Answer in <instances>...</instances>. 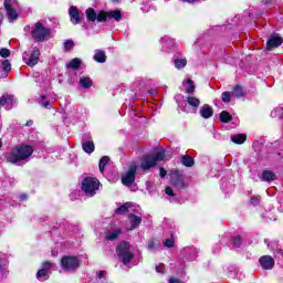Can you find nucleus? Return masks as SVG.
I'll list each match as a JSON object with an SVG mask.
<instances>
[{
	"label": "nucleus",
	"mask_w": 283,
	"mask_h": 283,
	"mask_svg": "<svg viewBox=\"0 0 283 283\" xmlns=\"http://www.w3.org/2000/svg\"><path fill=\"white\" fill-rule=\"evenodd\" d=\"M275 178H276V176L271 170L263 171L261 177H260V179L263 182H273V180H275Z\"/></svg>",
	"instance_id": "24"
},
{
	"label": "nucleus",
	"mask_w": 283,
	"mask_h": 283,
	"mask_svg": "<svg viewBox=\"0 0 283 283\" xmlns=\"http://www.w3.org/2000/svg\"><path fill=\"white\" fill-rule=\"evenodd\" d=\"M40 105L48 109V107H50V102L45 101V96L41 95V97H40Z\"/></svg>",
	"instance_id": "43"
},
{
	"label": "nucleus",
	"mask_w": 283,
	"mask_h": 283,
	"mask_svg": "<svg viewBox=\"0 0 283 283\" xmlns=\"http://www.w3.org/2000/svg\"><path fill=\"white\" fill-rule=\"evenodd\" d=\"M63 271H76L81 264V260L76 256H64L61 260Z\"/></svg>",
	"instance_id": "8"
},
{
	"label": "nucleus",
	"mask_w": 283,
	"mask_h": 283,
	"mask_svg": "<svg viewBox=\"0 0 283 283\" xmlns=\"http://www.w3.org/2000/svg\"><path fill=\"white\" fill-rule=\"evenodd\" d=\"M0 107H4V109L10 111L14 107V97L12 95H3L0 97Z\"/></svg>",
	"instance_id": "17"
},
{
	"label": "nucleus",
	"mask_w": 283,
	"mask_h": 283,
	"mask_svg": "<svg viewBox=\"0 0 283 283\" xmlns=\"http://www.w3.org/2000/svg\"><path fill=\"white\" fill-rule=\"evenodd\" d=\"M34 154V148L29 145L18 146L11 150L8 155V163H23L30 158Z\"/></svg>",
	"instance_id": "2"
},
{
	"label": "nucleus",
	"mask_w": 283,
	"mask_h": 283,
	"mask_svg": "<svg viewBox=\"0 0 283 283\" xmlns=\"http://www.w3.org/2000/svg\"><path fill=\"white\" fill-rule=\"evenodd\" d=\"M186 3H196L198 0H184Z\"/></svg>",
	"instance_id": "52"
},
{
	"label": "nucleus",
	"mask_w": 283,
	"mask_h": 283,
	"mask_svg": "<svg viewBox=\"0 0 283 283\" xmlns=\"http://www.w3.org/2000/svg\"><path fill=\"white\" fill-rule=\"evenodd\" d=\"M10 70H12V64H10L9 60L0 61V78H8Z\"/></svg>",
	"instance_id": "18"
},
{
	"label": "nucleus",
	"mask_w": 283,
	"mask_h": 283,
	"mask_svg": "<svg viewBox=\"0 0 283 283\" xmlns=\"http://www.w3.org/2000/svg\"><path fill=\"white\" fill-rule=\"evenodd\" d=\"M160 44L164 51L176 50L178 48V43L176 42V39L170 38L169 35L163 36L160 39Z\"/></svg>",
	"instance_id": "11"
},
{
	"label": "nucleus",
	"mask_w": 283,
	"mask_h": 283,
	"mask_svg": "<svg viewBox=\"0 0 283 283\" xmlns=\"http://www.w3.org/2000/svg\"><path fill=\"white\" fill-rule=\"evenodd\" d=\"M52 266H54V263L50 262V261H45L42 264V269H40L36 273V277L38 280H40L41 282H43V280H45V276L48 275V271H50L52 269Z\"/></svg>",
	"instance_id": "16"
},
{
	"label": "nucleus",
	"mask_w": 283,
	"mask_h": 283,
	"mask_svg": "<svg viewBox=\"0 0 283 283\" xmlns=\"http://www.w3.org/2000/svg\"><path fill=\"white\" fill-rule=\"evenodd\" d=\"M232 96H234V98H241V96H244V88H242L240 85H237L232 90Z\"/></svg>",
	"instance_id": "33"
},
{
	"label": "nucleus",
	"mask_w": 283,
	"mask_h": 283,
	"mask_svg": "<svg viewBox=\"0 0 283 283\" xmlns=\"http://www.w3.org/2000/svg\"><path fill=\"white\" fill-rule=\"evenodd\" d=\"M86 19L87 21H91V22L97 21L98 23H103L112 19L118 22L120 21V19H123V13H120L119 10L96 12V10H94L93 8H88L86 9Z\"/></svg>",
	"instance_id": "1"
},
{
	"label": "nucleus",
	"mask_w": 283,
	"mask_h": 283,
	"mask_svg": "<svg viewBox=\"0 0 283 283\" xmlns=\"http://www.w3.org/2000/svg\"><path fill=\"white\" fill-rule=\"evenodd\" d=\"M93 59L96 63H105V61H107V55H105V51L97 50Z\"/></svg>",
	"instance_id": "27"
},
{
	"label": "nucleus",
	"mask_w": 283,
	"mask_h": 283,
	"mask_svg": "<svg viewBox=\"0 0 283 283\" xmlns=\"http://www.w3.org/2000/svg\"><path fill=\"white\" fill-rule=\"evenodd\" d=\"M4 9L9 21L19 19V2L17 0H4Z\"/></svg>",
	"instance_id": "6"
},
{
	"label": "nucleus",
	"mask_w": 283,
	"mask_h": 283,
	"mask_svg": "<svg viewBox=\"0 0 283 283\" xmlns=\"http://www.w3.org/2000/svg\"><path fill=\"white\" fill-rule=\"evenodd\" d=\"M3 146V144L1 143V140H0V148Z\"/></svg>",
	"instance_id": "56"
},
{
	"label": "nucleus",
	"mask_w": 283,
	"mask_h": 283,
	"mask_svg": "<svg viewBox=\"0 0 283 283\" xmlns=\"http://www.w3.org/2000/svg\"><path fill=\"white\" fill-rule=\"evenodd\" d=\"M0 273H8V258L4 254H0Z\"/></svg>",
	"instance_id": "28"
},
{
	"label": "nucleus",
	"mask_w": 283,
	"mask_h": 283,
	"mask_svg": "<svg viewBox=\"0 0 283 283\" xmlns=\"http://www.w3.org/2000/svg\"><path fill=\"white\" fill-rule=\"evenodd\" d=\"M283 41L280 36H273L266 43L268 50H273V48H280L282 45Z\"/></svg>",
	"instance_id": "22"
},
{
	"label": "nucleus",
	"mask_w": 283,
	"mask_h": 283,
	"mask_svg": "<svg viewBox=\"0 0 283 283\" xmlns=\"http://www.w3.org/2000/svg\"><path fill=\"white\" fill-rule=\"evenodd\" d=\"M128 220L129 226L126 227V231H134V229H138V227H140V222H143V218L136 214H129Z\"/></svg>",
	"instance_id": "15"
},
{
	"label": "nucleus",
	"mask_w": 283,
	"mask_h": 283,
	"mask_svg": "<svg viewBox=\"0 0 283 283\" xmlns=\"http://www.w3.org/2000/svg\"><path fill=\"white\" fill-rule=\"evenodd\" d=\"M160 178H165L167 176V170L165 168H160Z\"/></svg>",
	"instance_id": "50"
},
{
	"label": "nucleus",
	"mask_w": 283,
	"mask_h": 283,
	"mask_svg": "<svg viewBox=\"0 0 283 283\" xmlns=\"http://www.w3.org/2000/svg\"><path fill=\"white\" fill-rule=\"evenodd\" d=\"M138 169V164L133 163L128 167V169L122 175V184L125 187H129L134 185V180H136V170Z\"/></svg>",
	"instance_id": "7"
},
{
	"label": "nucleus",
	"mask_w": 283,
	"mask_h": 283,
	"mask_svg": "<svg viewBox=\"0 0 283 283\" xmlns=\"http://www.w3.org/2000/svg\"><path fill=\"white\" fill-rule=\"evenodd\" d=\"M0 56H2V59H8V56H10V50L6 48L0 49Z\"/></svg>",
	"instance_id": "42"
},
{
	"label": "nucleus",
	"mask_w": 283,
	"mask_h": 283,
	"mask_svg": "<svg viewBox=\"0 0 283 283\" xmlns=\"http://www.w3.org/2000/svg\"><path fill=\"white\" fill-rule=\"evenodd\" d=\"M41 56V51L39 48H33L32 52L30 54L24 53L23 61L29 67H34L36 63H39V57Z\"/></svg>",
	"instance_id": "9"
},
{
	"label": "nucleus",
	"mask_w": 283,
	"mask_h": 283,
	"mask_svg": "<svg viewBox=\"0 0 283 283\" xmlns=\"http://www.w3.org/2000/svg\"><path fill=\"white\" fill-rule=\"evenodd\" d=\"M182 85L186 94H193V92H196V85L193 84V81H191V78H185Z\"/></svg>",
	"instance_id": "21"
},
{
	"label": "nucleus",
	"mask_w": 283,
	"mask_h": 283,
	"mask_svg": "<svg viewBox=\"0 0 283 283\" xmlns=\"http://www.w3.org/2000/svg\"><path fill=\"white\" fill-rule=\"evenodd\" d=\"M116 255L123 264L127 265L134 260V252H132V244L127 241H123L116 247Z\"/></svg>",
	"instance_id": "4"
},
{
	"label": "nucleus",
	"mask_w": 283,
	"mask_h": 283,
	"mask_svg": "<svg viewBox=\"0 0 283 283\" xmlns=\"http://www.w3.org/2000/svg\"><path fill=\"white\" fill-rule=\"evenodd\" d=\"M78 85L82 87V90H91V87L94 85V81L90 75H82L78 80Z\"/></svg>",
	"instance_id": "19"
},
{
	"label": "nucleus",
	"mask_w": 283,
	"mask_h": 283,
	"mask_svg": "<svg viewBox=\"0 0 283 283\" xmlns=\"http://www.w3.org/2000/svg\"><path fill=\"white\" fill-rule=\"evenodd\" d=\"M123 233L120 228H114L106 231L105 239L109 241L118 240V235Z\"/></svg>",
	"instance_id": "20"
},
{
	"label": "nucleus",
	"mask_w": 283,
	"mask_h": 283,
	"mask_svg": "<svg viewBox=\"0 0 283 283\" xmlns=\"http://www.w3.org/2000/svg\"><path fill=\"white\" fill-rule=\"evenodd\" d=\"M132 209V202H126L125 205L120 206L115 210V213H118L119 216H123L124 213H127Z\"/></svg>",
	"instance_id": "31"
},
{
	"label": "nucleus",
	"mask_w": 283,
	"mask_h": 283,
	"mask_svg": "<svg viewBox=\"0 0 283 283\" xmlns=\"http://www.w3.org/2000/svg\"><path fill=\"white\" fill-rule=\"evenodd\" d=\"M155 160H156V164L159 161V160H165L166 158V154H165V150H159L156 153V156H154Z\"/></svg>",
	"instance_id": "39"
},
{
	"label": "nucleus",
	"mask_w": 283,
	"mask_h": 283,
	"mask_svg": "<svg viewBox=\"0 0 283 283\" xmlns=\"http://www.w3.org/2000/svg\"><path fill=\"white\" fill-rule=\"evenodd\" d=\"M231 140L235 145H242L247 140V135H244V134L232 135Z\"/></svg>",
	"instance_id": "30"
},
{
	"label": "nucleus",
	"mask_w": 283,
	"mask_h": 283,
	"mask_svg": "<svg viewBox=\"0 0 283 283\" xmlns=\"http://www.w3.org/2000/svg\"><path fill=\"white\" fill-rule=\"evenodd\" d=\"M165 192H166L167 196H174V189H171V187H167L165 189Z\"/></svg>",
	"instance_id": "47"
},
{
	"label": "nucleus",
	"mask_w": 283,
	"mask_h": 283,
	"mask_svg": "<svg viewBox=\"0 0 283 283\" xmlns=\"http://www.w3.org/2000/svg\"><path fill=\"white\" fill-rule=\"evenodd\" d=\"M259 262L261 264V269H264V271H271L275 266V260H273V256L271 255L261 256Z\"/></svg>",
	"instance_id": "13"
},
{
	"label": "nucleus",
	"mask_w": 283,
	"mask_h": 283,
	"mask_svg": "<svg viewBox=\"0 0 283 283\" xmlns=\"http://www.w3.org/2000/svg\"><path fill=\"white\" fill-rule=\"evenodd\" d=\"M156 271H157V273H164L165 268L163 265H157Z\"/></svg>",
	"instance_id": "51"
},
{
	"label": "nucleus",
	"mask_w": 283,
	"mask_h": 283,
	"mask_svg": "<svg viewBox=\"0 0 283 283\" xmlns=\"http://www.w3.org/2000/svg\"><path fill=\"white\" fill-rule=\"evenodd\" d=\"M168 283H182V281H180V279L170 277Z\"/></svg>",
	"instance_id": "49"
},
{
	"label": "nucleus",
	"mask_w": 283,
	"mask_h": 283,
	"mask_svg": "<svg viewBox=\"0 0 283 283\" xmlns=\"http://www.w3.org/2000/svg\"><path fill=\"white\" fill-rule=\"evenodd\" d=\"M186 103H188V105H190V107H192V109L195 111L200 107V99L196 96L189 95L188 97H186Z\"/></svg>",
	"instance_id": "25"
},
{
	"label": "nucleus",
	"mask_w": 283,
	"mask_h": 283,
	"mask_svg": "<svg viewBox=\"0 0 283 283\" xmlns=\"http://www.w3.org/2000/svg\"><path fill=\"white\" fill-rule=\"evenodd\" d=\"M31 36L38 43H43V41H50L52 39V29L45 27V24L41 22H36L31 28Z\"/></svg>",
	"instance_id": "3"
},
{
	"label": "nucleus",
	"mask_w": 283,
	"mask_h": 283,
	"mask_svg": "<svg viewBox=\"0 0 283 283\" xmlns=\"http://www.w3.org/2000/svg\"><path fill=\"white\" fill-rule=\"evenodd\" d=\"M170 180L174 187L177 189H185V179H182V175L178 170L170 171Z\"/></svg>",
	"instance_id": "10"
},
{
	"label": "nucleus",
	"mask_w": 283,
	"mask_h": 283,
	"mask_svg": "<svg viewBox=\"0 0 283 283\" xmlns=\"http://www.w3.org/2000/svg\"><path fill=\"white\" fill-rule=\"evenodd\" d=\"M72 48H74V42H73L72 40H66V41L64 42V49H65L66 51H70V50H72Z\"/></svg>",
	"instance_id": "41"
},
{
	"label": "nucleus",
	"mask_w": 283,
	"mask_h": 283,
	"mask_svg": "<svg viewBox=\"0 0 283 283\" xmlns=\"http://www.w3.org/2000/svg\"><path fill=\"white\" fill-rule=\"evenodd\" d=\"M251 205H253L254 207H258V205H260V199H258V197H252Z\"/></svg>",
	"instance_id": "46"
},
{
	"label": "nucleus",
	"mask_w": 283,
	"mask_h": 283,
	"mask_svg": "<svg viewBox=\"0 0 283 283\" xmlns=\"http://www.w3.org/2000/svg\"><path fill=\"white\" fill-rule=\"evenodd\" d=\"M30 125H32V122L27 123V127H30Z\"/></svg>",
	"instance_id": "54"
},
{
	"label": "nucleus",
	"mask_w": 283,
	"mask_h": 283,
	"mask_svg": "<svg viewBox=\"0 0 283 283\" xmlns=\"http://www.w3.org/2000/svg\"><path fill=\"white\" fill-rule=\"evenodd\" d=\"M107 163H109V157L107 156H104L99 159L98 167H99L101 174L105 171V167L107 166Z\"/></svg>",
	"instance_id": "35"
},
{
	"label": "nucleus",
	"mask_w": 283,
	"mask_h": 283,
	"mask_svg": "<svg viewBox=\"0 0 283 283\" xmlns=\"http://www.w3.org/2000/svg\"><path fill=\"white\" fill-rule=\"evenodd\" d=\"M242 243V238L241 237H235L233 240H232V244L234 247H240V244Z\"/></svg>",
	"instance_id": "44"
},
{
	"label": "nucleus",
	"mask_w": 283,
	"mask_h": 283,
	"mask_svg": "<svg viewBox=\"0 0 283 283\" xmlns=\"http://www.w3.org/2000/svg\"><path fill=\"white\" fill-rule=\"evenodd\" d=\"M19 200H20V202H25V200H28V195L21 193V195L19 196Z\"/></svg>",
	"instance_id": "48"
},
{
	"label": "nucleus",
	"mask_w": 283,
	"mask_h": 283,
	"mask_svg": "<svg viewBox=\"0 0 283 283\" xmlns=\"http://www.w3.org/2000/svg\"><path fill=\"white\" fill-rule=\"evenodd\" d=\"M82 148L86 154H92L94 151V142H84Z\"/></svg>",
	"instance_id": "32"
},
{
	"label": "nucleus",
	"mask_w": 283,
	"mask_h": 283,
	"mask_svg": "<svg viewBox=\"0 0 283 283\" xmlns=\"http://www.w3.org/2000/svg\"><path fill=\"white\" fill-rule=\"evenodd\" d=\"M158 247H160V242L154 239H150L148 241V245L147 249L148 251H156L158 249Z\"/></svg>",
	"instance_id": "36"
},
{
	"label": "nucleus",
	"mask_w": 283,
	"mask_h": 283,
	"mask_svg": "<svg viewBox=\"0 0 283 283\" xmlns=\"http://www.w3.org/2000/svg\"><path fill=\"white\" fill-rule=\"evenodd\" d=\"M101 187V181L94 177H86L82 181V191H84L85 196L88 198H92L96 196V191H98V188Z\"/></svg>",
	"instance_id": "5"
},
{
	"label": "nucleus",
	"mask_w": 283,
	"mask_h": 283,
	"mask_svg": "<svg viewBox=\"0 0 283 283\" xmlns=\"http://www.w3.org/2000/svg\"><path fill=\"white\" fill-rule=\"evenodd\" d=\"M118 1H120V0H113L114 3H118Z\"/></svg>",
	"instance_id": "55"
},
{
	"label": "nucleus",
	"mask_w": 283,
	"mask_h": 283,
	"mask_svg": "<svg viewBox=\"0 0 283 283\" xmlns=\"http://www.w3.org/2000/svg\"><path fill=\"white\" fill-rule=\"evenodd\" d=\"M219 118L221 123H231L233 117L231 116V114H229V112L222 111Z\"/></svg>",
	"instance_id": "34"
},
{
	"label": "nucleus",
	"mask_w": 283,
	"mask_h": 283,
	"mask_svg": "<svg viewBox=\"0 0 283 283\" xmlns=\"http://www.w3.org/2000/svg\"><path fill=\"white\" fill-rule=\"evenodd\" d=\"M176 244V240H174V237L164 240V247H167V249H174Z\"/></svg>",
	"instance_id": "38"
},
{
	"label": "nucleus",
	"mask_w": 283,
	"mask_h": 283,
	"mask_svg": "<svg viewBox=\"0 0 283 283\" xmlns=\"http://www.w3.org/2000/svg\"><path fill=\"white\" fill-rule=\"evenodd\" d=\"M200 115L202 118H211L213 116V108L209 104H205L200 107Z\"/></svg>",
	"instance_id": "23"
},
{
	"label": "nucleus",
	"mask_w": 283,
	"mask_h": 283,
	"mask_svg": "<svg viewBox=\"0 0 283 283\" xmlns=\"http://www.w3.org/2000/svg\"><path fill=\"white\" fill-rule=\"evenodd\" d=\"M181 164L185 167H193V158H191L190 156H182Z\"/></svg>",
	"instance_id": "37"
},
{
	"label": "nucleus",
	"mask_w": 283,
	"mask_h": 283,
	"mask_svg": "<svg viewBox=\"0 0 283 283\" xmlns=\"http://www.w3.org/2000/svg\"><path fill=\"white\" fill-rule=\"evenodd\" d=\"M81 63H82L81 59L75 57L66 63V69L67 70H78L81 67Z\"/></svg>",
	"instance_id": "26"
},
{
	"label": "nucleus",
	"mask_w": 283,
	"mask_h": 283,
	"mask_svg": "<svg viewBox=\"0 0 283 283\" xmlns=\"http://www.w3.org/2000/svg\"><path fill=\"white\" fill-rule=\"evenodd\" d=\"M106 275H107V272H105V271H99V272H97V274H96V279H97V280H103Z\"/></svg>",
	"instance_id": "45"
},
{
	"label": "nucleus",
	"mask_w": 283,
	"mask_h": 283,
	"mask_svg": "<svg viewBox=\"0 0 283 283\" xmlns=\"http://www.w3.org/2000/svg\"><path fill=\"white\" fill-rule=\"evenodd\" d=\"M156 166V157L154 155H145L140 160V167L143 171H147V169H151Z\"/></svg>",
	"instance_id": "12"
},
{
	"label": "nucleus",
	"mask_w": 283,
	"mask_h": 283,
	"mask_svg": "<svg viewBox=\"0 0 283 283\" xmlns=\"http://www.w3.org/2000/svg\"><path fill=\"white\" fill-rule=\"evenodd\" d=\"M271 0H262L263 3H269Z\"/></svg>",
	"instance_id": "53"
},
{
	"label": "nucleus",
	"mask_w": 283,
	"mask_h": 283,
	"mask_svg": "<svg viewBox=\"0 0 283 283\" xmlns=\"http://www.w3.org/2000/svg\"><path fill=\"white\" fill-rule=\"evenodd\" d=\"M69 15L71 19V23L73 25H78V23L83 22V18L81 17V12H78V9L76 7H71L69 9Z\"/></svg>",
	"instance_id": "14"
},
{
	"label": "nucleus",
	"mask_w": 283,
	"mask_h": 283,
	"mask_svg": "<svg viewBox=\"0 0 283 283\" xmlns=\"http://www.w3.org/2000/svg\"><path fill=\"white\" fill-rule=\"evenodd\" d=\"M221 101H222V103H231V93L223 92L221 94Z\"/></svg>",
	"instance_id": "40"
},
{
	"label": "nucleus",
	"mask_w": 283,
	"mask_h": 283,
	"mask_svg": "<svg viewBox=\"0 0 283 283\" xmlns=\"http://www.w3.org/2000/svg\"><path fill=\"white\" fill-rule=\"evenodd\" d=\"M174 63L177 70H182L184 67H187V57H176Z\"/></svg>",
	"instance_id": "29"
}]
</instances>
